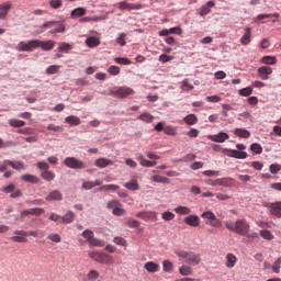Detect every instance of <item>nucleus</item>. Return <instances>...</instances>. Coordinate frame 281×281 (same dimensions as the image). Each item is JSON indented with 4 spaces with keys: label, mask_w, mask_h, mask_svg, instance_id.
Wrapping results in <instances>:
<instances>
[{
    "label": "nucleus",
    "mask_w": 281,
    "mask_h": 281,
    "mask_svg": "<svg viewBox=\"0 0 281 281\" xmlns=\"http://www.w3.org/2000/svg\"><path fill=\"white\" fill-rule=\"evenodd\" d=\"M175 254L182 262H184V265H190L191 267L201 265V254L180 249L175 250Z\"/></svg>",
    "instance_id": "f257e3e1"
},
{
    "label": "nucleus",
    "mask_w": 281,
    "mask_h": 281,
    "mask_svg": "<svg viewBox=\"0 0 281 281\" xmlns=\"http://www.w3.org/2000/svg\"><path fill=\"white\" fill-rule=\"evenodd\" d=\"M225 227L226 229H229V232H234L239 236H247V232H249L250 226L247 220H237L235 223L226 222Z\"/></svg>",
    "instance_id": "f03ea898"
},
{
    "label": "nucleus",
    "mask_w": 281,
    "mask_h": 281,
    "mask_svg": "<svg viewBox=\"0 0 281 281\" xmlns=\"http://www.w3.org/2000/svg\"><path fill=\"white\" fill-rule=\"evenodd\" d=\"M135 93V90L131 87H120L116 90H110L109 95H112L113 98L124 99L128 98V95H133Z\"/></svg>",
    "instance_id": "7ed1b4c3"
},
{
    "label": "nucleus",
    "mask_w": 281,
    "mask_h": 281,
    "mask_svg": "<svg viewBox=\"0 0 281 281\" xmlns=\"http://www.w3.org/2000/svg\"><path fill=\"white\" fill-rule=\"evenodd\" d=\"M89 257L101 265H113V257L104 252L91 251L89 252Z\"/></svg>",
    "instance_id": "20e7f679"
},
{
    "label": "nucleus",
    "mask_w": 281,
    "mask_h": 281,
    "mask_svg": "<svg viewBox=\"0 0 281 281\" xmlns=\"http://www.w3.org/2000/svg\"><path fill=\"white\" fill-rule=\"evenodd\" d=\"M82 236L86 238V240L89 243L90 247H104V243L102 239L94 238L93 231L86 229L82 233Z\"/></svg>",
    "instance_id": "39448f33"
},
{
    "label": "nucleus",
    "mask_w": 281,
    "mask_h": 281,
    "mask_svg": "<svg viewBox=\"0 0 281 281\" xmlns=\"http://www.w3.org/2000/svg\"><path fill=\"white\" fill-rule=\"evenodd\" d=\"M201 218H204L206 221V225H211V227H221V220L216 217L214 212L212 211H205L201 214Z\"/></svg>",
    "instance_id": "423d86ee"
},
{
    "label": "nucleus",
    "mask_w": 281,
    "mask_h": 281,
    "mask_svg": "<svg viewBox=\"0 0 281 281\" xmlns=\"http://www.w3.org/2000/svg\"><path fill=\"white\" fill-rule=\"evenodd\" d=\"M64 164L67 166V168H71L72 170L85 169V162L82 160H78L76 157L65 158Z\"/></svg>",
    "instance_id": "0eeeda50"
},
{
    "label": "nucleus",
    "mask_w": 281,
    "mask_h": 281,
    "mask_svg": "<svg viewBox=\"0 0 281 281\" xmlns=\"http://www.w3.org/2000/svg\"><path fill=\"white\" fill-rule=\"evenodd\" d=\"M16 52H33V49H36V40L25 42H20L16 47Z\"/></svg>",
    "instance_id": "6e6552de"
},
{
    "label": "nucleus",
    "mask_w": 281,
    "mask_h": 281,
    "mask_svg": "<svg viewBox=\"0 0 281 281\" xmlns=\"http://www.w3.org/2000/svg\"><path fill=\"white\" fill-rule=\"evenodd\" d=\"M265 207L270 210V214L277 218H281V202H268L265 204Z\"/></svg>",
    "instance_id": "1a4fd4ad"
},
{
    "label": "nucleus",
    "mask_w": 281,
    "mask_h": 281,
    "mask_svg": "<svg viewBox=\"0 0 281 281\" xmlns=\"http://www.w3.org/2000/svg\"><path fill=\"white\" fill-rule=\"evenodd\" d=\"M35 47H41L44 52H52L54 47H56V42L48 40V41H41L35 40Z\"/></svg>",
    "instance_id": "9d476101"
},
{
    "label": "nucleus",
    "mask_w": 281,
    "mask_h": 281,
    "mask_svg": "<svg viewBox=\"0 0 281 281\" xmlns=\"http://www.w3.org/2000/svg\"><path fill=\"white\" fill-rule=\"evenodd\" d=\"M224 155L233 157L234 159H247V151H240L236 149H224Z\"/></svg>",
    "instance_id": "9b49d317"
},
{
    "label": "nucleus",
    "mask_w": 281,
    "mask_h": 281,
    "mask_svg": "<svg viewBox=\"0 0 281 281\" xmlns=\"http://www.w3.org/2000/svg\"><path fill=\"white\" fill-rule=\"evenodd\" d=\"M210 186H223L224 188H232L234 186V179L232 178H220L216 180H210Z\"/></svg>",
    "instance_id": "f8f14e48"
},
{
    "label": "nucleus",
    "mask_w": 281,
    "mask_h": 281,
    "mask_svg": "<svg viewBox=\"0 0 281 281\" xmlns=\"http://www.w3.org/2000/svg\"><path fill=\"white\" fill-rule=\"evenodd\" d=\"M207 138L211 139V142H217L218 144H223V142H227V139H229V135L225 132H220L215 135H209Z\"/></svg>",
    "instance_id": "ddd939ff"
},
{
    "label": "nucleus",
    "mask_w": 281,
    "mask_h": 281,
    "mask_svg": "<svg viewBox=\"0 0 281 281\" xmlns=\"http://www.w3.org/2000/svg\"><path fill=\"white\" fill-rule=\"evenodd\" d=\"M258 74L261 80H269V76L273 74V69L269 66H261L258 68Z\"/></svg>",
    "instance_id": "4468645a"
},
{
    "label": "nucleus",
    "mask_w": 281,
    "mask_h": 281,
    "mask_svg": "<svg viewBox=\"0 0 281 281\" xmlns=\"http://www.w3.org/2000/svg\"><path fill=\"white\" fill-rule=\"evenodd\" d=\"M186 225H190V227H199L201 225V218L199 215H189L184 218Z\"/></svg>",
    "instance_id": "2eb2a0df"
},
{
    "label": "nucleus",
    "mask_w": 281,
    "mask_h": 281,
    "mask_svg": "<svg viewBox=\"0 0 281 281\" xmlns=\"http://www.w3.org/2000/svg\"><path fill=\"white\" fill-rule=\"evenodd\" d=\"M119 9L121 10H127L128 12L131 10H142V4H137V3H128V2H120L119 3Z\"/></svg>",
    "instance_id": "dca6fc26"
},
{
    "label": "nucleus",
    "mask_w": 281,
    "mask_h": 281,
    "mask_svg": "<svg viewBox=\"0 0 281 281\" xmlns=\"http://www.w3.org/2000/svg\"><path fill=\"white\" fill-rule=\"evenodd\" d=\"M12 10V3L10 2H4L0 4V19L1 21H4L5 16H8V12Z\"/></svg>",
    "instance_id": "f3484780"
},
{
    "label": "nucleus",
    "mask_w": 281,
    "mask_h": 281,
    "mask_svg": "<svg viewBox=\"0 0 281 281\" xmlns=\"http://www.w3.org/2000/svg\"><path fill=\"white\" fill-rule=\"evenodd\" d=\"M46 201H63V193L58 190L50 191L46 196Z\"/></svg>",
    "instance_id": "a211bd4d"
},
{
    "label": "nucleus",
    "mask_w": 281,
    "mask_h": 281,
    "mask_svg": "<svg viewBox=\"0 0 281 281\" xmlns=\"http://www.w3.org/2000/svg\"><path fill=\"white\" fill-rule=\"evenodd\" d=\"M238 262V258L235 257L234 254H227L226 255V267L227 269H234L236 267V263Z\"/></svg>",
    "instance_id": "6ab92c4d"
},
{
    "label": "nucleus",
    "mask_w": 281,
    "mask_h": 281,
    "mask_svg": "<svg viewBox=\"0 0 281 281\" xmlns=\"http://www.w3.org/2000/svg\"><path fill=\"white\" fill-rule=\"evenodd\" d=\"M241 45H249L251 43V29L246 27L245 29V34L240 38Z\"/></svg>",
    "instance_id": "aec40b11"
},
{
    "label": "nucleus",
    "mask_w": 281,
    "mask_h": 281,
    "mask_svg": "<svg viewBox=\"0 0 281 281\" xmlns=\"http://www.w3.org/2000/svg\"><path fill=\"white\" fill-rule=\"evenodd\" d=\"M234 135H237V137H243L244 139H249L251 137V133L245 128H235Z\"/></svg>",
    "instance_id": "412c9836"
},
{
    "label": "nucleus",
    "mask_w": 281,
    "mask_h": 281,
    "mask_svg": "<svg viewBox=\"0 0 281 281\" xmlns=\"http://www.w3.org/2000/svg\"><path fill=\"white\" fill-rule=\"evenodd\" d=\"M214 5H215L214 1L212 0L207 1L206 4L201 8V11H200L201 16H205L210 14V12H212L211 8H214Z\"/></svg>",
    "instance_id": "4be33fe9"
},
{
    "label": "nucleus",
    "mask_w": 281,
    "mask_h": 281,
    "mask_svg": "<svg viewBox=\"0 0 281 281\" xmlns=\"http://www.w3.org/2000/svg\"><path fill=\"white\" fill-rule=\"evenodd\" d=\"M85 43L87 47L93 48V47H98L101 42H100V37L90 36L86 40Z\"/></svg>",
    "instance_id": "5701e85b"
},
{
    "label": "nucleus",
    "mask_w": 281,
    "mask_h": 281,
    "mask_svg": "<svg viewBox=\"0 0 281 281\" xmlns=\"http://www.w3.org/2000/svg\"><path fill=\"white\" fill-rule=\"evenodd\" d=\"M144 268L146 271H148V273H157V271H159V265L153 261L146 262Z\"/></svg>",
    "instance_id": "b1692460"
},
{
    "label": "nucleus",
    "mask_w": 281,
    "mask_h": 281,
    "mask_svg": "<svg viewBox=\"0 0 281 281\" xmlns=\"http://www.w3.org/2000/svg\"><path fill=\"white\" fill-rule=\"evenodd\" d=\"M76 220V213H74L72 211H68L64 216H61V223H74V221Z\"/></svg>",
    "instance_id": "393cba45"
},
{
    "label": "nucleus",
    "mask_w": 281,
    "mask_h": 281,
    "mask_svg": "<svg viewBox=\"0 0 281 281\" xmlns=\"http://www.w3.org/2000/svg\"><path fill=\"white\" fill-rule=\"evenodd\" d=\"M95 186H102V180H95L94 182L86 181L82 183L83 190H93V188H95Z\"/></svg>",
    "instance_id": "a878e982"
},
{
    "label": "nucleus",
    "mask_w": 281,
    "mask_h": 281,
    "mask_svg": "<svg viewBox=\"0 0 281 281\" xmlns=\"http://www.w3.org/2000/svg\"><path fill=\"white\" fill-rule=\"evenodd\" d=\"M95 166L98 168H106V166H113V160L106 158H99L95 160Z\"/></svg>",
    "instance_id": "bb28decb"
},
{
    "label": "nucleus",
    "mask_w": 281,
    "mask_h": 281,
    "mask_svg": "<svg viewBox=\"0 0 281 281\" xmlns=\"http://www.w3.org/2000/svg\"><path fill=\"white\" fill-rule=\"evenodd\" d=\"M85 14H87V9L85 8H77L74 9L70 13V16L72 19H79L80 16H85Z\"/></svg>",
    "instance_id": "cd10ccee"
},
{
    "label": "nucleus",
    "mask_w": 281,
    "mask_h": 281,
    "mask_svg": "<svg viewBox=\"0 0 281 281\" xmlns=\"http://www.w3.org/2000/svg\"><path fill=\"white\" fill-rule=\"evenodd\" d=\"M183 122H186V124H188L189 126H194V124L199 122V119L196 117L195 114H189L183 117Z\"/></svg>",
    "instance_id": "c85d7f7f"
},
{
    "label": "nucleus",
    "mask_w": 281,
    "mask_h": 281,
    "mask_svg": "<svg viewBox=\"0 0 281 281\" xmlns=\"http://www.w3.org/2000/svg\"><path fill=\"white\" fill-rule=\"evenodd\" d=\"M41 177L44 181H54V179H56V175L53 171H49V169L42 171Z\"/></svg>",
    "instance_id": "c756f323"
},
{
    "label": "nucleus",
    "mask_w": 281,
    "mask_h": 281,
    "mask_svg": "<svg viewBox=\"0 0 281 281\" xmlns=\"http://www.w3.org/2000/svg\"><path fill=\"white\" fill-rule=\"evenodd\" d=\"M65 122L67 124H70V126H80V119L78 116H74V115L67 116L65 119Z\"/></svg>",
    "instance_id": "7c9ffc66"
},
{
    "label": "nucleus",
    "mask_w": 281,
    "mask_h": 281,
    "mask_svg": "<svg viewBox=\"0 0 281 281\" xmlns=\"http://www.w3.org/2000/svg\"><path fill=\"white\" fill-rule=\"evenodd\" d=\"M124 188H126L127 190H139V183L137 182V180H131L130 182H125Z\"/></svg>",
    "instance_id": "2f4dec72"
},
{
    "label": "nucleus",
    "mask_w": 281,
    "mask_h": 281,
    "mask_svg": "<svg viewBox=\"0 0 281 281\" xmlns=\"http://www.w3.org/2000/svg\"><path fill=\"white\" fill-rule=\"evenodd\" d=\"M9 125L12 126V128H21L22 126H25V121L11 119L9 120Z\"/></svg>",
    "instance_id": "473e14b6"
},
{
    "label": "nucleus",
    "mask_w": 281,
    "mask_h": 281,
    "mask_svg": "<svg viewBox=\"0 0 281 281\" xmlns=\"http://www.w3.org/2000/svg\"><path fill=\"white\" fill-rule=\"evenodd\" d=\"M119 189H120V186L117 184H104L99 188V192H109V190H112L113 192H115Z\"/></svg>",
    "instance_id": "72a5a7b5"
},
{
    "label": "nucleus",
    "mask_w": 281,
    "mask_h": 281,
    "mask_svg": "<svg viewBox=\"0 0 281 281\" xmlns=\"http://www.w3.org/2000/svg\"><path fill=\"white\" fill-rule=\"evenodd\" d=\"M180 276H192V267L183 265L179 268Z\"/></svg>",
    "instance_id": "f704fd0d"
},
{
    "label": "nucleus",
    "mask_w": 281,
    "mask_h": 281,
    "mask_svg": "<svg viewBox=\"0 0 281 281\" xmlns=\"http://www.w3.org/2000/svg\"><path fill=\"white\" fill-rule=\"evenodd\" d=\"M4 164L11 166L14 170H23V162H14L12 160H4Z\"/></svg>",
    "instance_id": "c9c22d12"
},
{
    "label": "nucleus",
    "mask_w": 281,
    "mask_h": 281,
    "mask_svg": "<svg viewBox=\"0 0 281 281\" xmlns=\"http://www.w3.org/2000/svg\"><path fill=\"white\" fill-rule=\"evenodd\" d=\"M151 181H155V183H170V179L164 176H154Z\"/></svg>",
    "instance_id": "e433bc0d"
},
{
    "label": "nucleus",
    "mask_w": 281,
    "mask_h": 281,
    "mask_svg": "<svg viewBox=\"0 0 281 281\" xmlns=\"http://www.w3.org/2000/svg\"><path fill=\"white\" fill-rule=\"evenodd\" d=\"M191 210L188 206H178L175 209L176 214H182V215H188L191 214Z\"/></svg>",
    "instance_id": "4c0bfd02"
},
{
    "label": "nucleus",
    "mask_w": 281,
    "mask_h": 281,
    "mask_svg": "<svg viewBox=\"0 0 281 281\" xmlns=\"http://www.w3.org/2000/svg\"><path fill=\"white\" fill-rule=\"evenodd\" d=\"M261 63H263V65H276L278 59L273 56H265L262 57Z\"/></svg>",
    "instance_id": "58836bf2"
},
{
    "label": "nucleus",
    "mask_w": 281,
    "mask_h": 281,
    "mask_svg": "<svg viewBox=\"0 0 281 281\" xmlns=\"http://www.w3.org/2000/svg\"><path fill=\"white\" fill-rule=\"evenodd\" d=\"M261 238H265V240H273V234L269 229H262L260 231Z\"/></svg>",
    "instance_id": "ea45409f"
},
{
    "label": "nucleus",
    "mask_w": 281,
    "mask_h": 281,
    "mask_svg": "<svg viewBox=\"0 0 281 281\" xmlns=\"http://www.w3.org/2000/svg\"><path fill=\"white\" fill-rule=\"evenodd\" d=\"M22 181H26L27 183H38V179L36 178V176L32 175H23Z\"/></svg>",
    "instance_id": "a19ab883"
},
{
    "label": "nucleus",
    "mask_w": 281,
    "mask_h": 281,
    "mask_svg": "<svg viewBox=\"0 0 281 281\" xmlns=\"http://www.w3.org/2000/svg\"><path fill=\"white\" fill-rule=\"evenodd\" d=\"M251 93H254V88H251V87L243 88L239 90V95H241L244 98H249V95H251Z\"/></svg>",
    "instance_id": "79ce46f5"
},
{
    "label": "nucleus",
    "mask_w": 281,
    "mask_h": 281,
    "mask_svg": "<svg viewBox=\"0 0 281 281\" xmlns=\"http://www.w3.org/2000/svg\"><path fill=\"white\" fill-rule=\"evenodd\" d=\"M250 150L255 153V155H262V146L258 143L250 145Z\"/></svg>",
    "instance_id": "37998d69"
},
{
    "label": "nucleus",
    "mask_w": 281,
    "mask_h": 281,
    "mask_svg": "<svg viewBox=\"0 0 281 281\" xmlns=\"http://www.w3.org/2000/svg\"><path fill=\"white\" fill-rule=\"evenodd\" d=\"M138 120H140L142 122L150 123L153 122V120H155V117L150 113H143L138 116Z\"/></svg>",
    "instance_id": "c03bdc74"
},
{
    "label": "nucleus",
    "mask_w": 281,
    "mask_h": 281,
    "mask_svg": "<svg viewBox=\"0 0 281 281\" xmlns=\"http://www.w3.org/2000/svg\"><path fill=\"white\" fill-rule=\"evenodd\" d=\"M70 49H74V46H71V44H69V43H61V44H59V46H58V50L59 52H70Z\"/></svg>",
    "instance_id": "a18cd8bd"
},
{
    "label": "nucleus",
    "mask_w": 281,
    "mask_h": 281,
    "mask_svg": "<svg viewBox=\"0 0 281 281\" xmlns=\"http://www.w3.org/2000/svg\"><path fill=\"white\" fill-rule=\"evenodd\" d=\"M119 207H122V203H120V201H117V200H112L108 203L109 210H116Z\"/></svg>",
    "instance_id": "49530a36"
},
{
    "label": "nucleus",
    "mask_w": 281,
    "mask_h": 281,
    "mask_svg": "<svg viewBox=\"0 0 281 281\" xmlns=\"http://www.w3.org/2000/svg\"><path fill=\"white\" fill-rule=\"evenodd\" d=\"M271 269L273 271V273H280V269H281V258L277 259L274 261V263L271 266Z\"/></svg>",
    "instance_id": "de8ad7c7"
},
{
    "label": "nucleus",
    "mask_w": 281,
    "mask_h": 281,
    "mask_svg": "<svg viewBox=\"0 0 281 281\" xmlns=\"http://www.w3.org/2000/svg\"><path fill=\"white\" fill-rule=\"evenodd\" d=\"M88 280L90 281H95L100 278V273L95 270H91L89 271L88 276H87Z\"/></svg>",
    "instance_id": "09e8293b"
},
{
    "label": "nucleus",
    "mask_w": 281,
    "mask_h": 281,
    "mask_svg": "<svg viewBox=\"0 0 281 281\" xmlns=\"http://www.w3.org/2000/svg\"><path fill=\"white\" fill-rule=\"evenodd\" d=\"M43 214H45V209H41V207L31 209V216H41Z\"/></svg>",
    "instance_id": "8fccbe9b"
},
{
    "label": "nucleus",
    "mask_w": 281,
    "mask_h": 281,
    "mask_svg": "<svg viewBox=\"0 0 281 281\" xmlns=\"http://www.w3.org/2000/svg\"><path fill=\"white\" fill-rule=\"evenodd\" d=\"M137 160L139 161L140 166H144V168H150V160H147L144 158V156H138Z\"/></svg>",
    "instance_id": "3c124183"
},
{
    "label": "nucleus",
    "mask_w": 281,
    "mask_h": 281,
    "mask_svg": "<svg viewBox=\"0 0 281 281\" xmlns=\"http://www.w3.org/2000/svg\"><path fill=\"white\" fill-rule=\"evenodd\" d=\"M116 43L121 45V47H124V45H126V33H121L116 38Z\"/></svg>",
    "instance_id": "603ef678"
},
{
    "label": "nucleus",
    "mask_w": 281,
    "mask_h": 281,
    "mask_svg": "<svg viewBox=\"0 0 281 281\" xmlns=\"http://www.w3.org/2000/svg\"><path fill=\"white\" fill-rule=\"evenodd\" d=\"M108 74H110V76H119L120 67H117V66H110L108 68Z\"/></svg>",
    "instance_id": "864d4df0"
},
{
    "label": "nucleus",
    "mask_w": 281,
    "mask_h": 281,
    "mask_svg": "<svg viewBox=\"0 0 281 281\" xmlns=\"http://www.w3.org/2000/svg\"><path fill=\"white\" fill-rule=\"evenodd\" d=\"M114 61H115L117 65H131V59L124 58V57H116V58L114 59Z\"/></svg>",
    "instance_id": "5fc2aeb1"
},
{
    "label": "nucleus",
    "mask_w": 281,
    "mask_h": 281,
    "mask_svg": "<svg viewBox=\"0 0 281 281\" xmlns=\"http://www.w3.org/2000/svg\"><path fill=\"white\" fill-rule=\"evenodd\" d=\"M113 243L115 245H120V247H126V239H124L123 237H114Z\"/></svg>",
    "instance_id": "6e6d98bb"
},
{
    "label": "nucleus",
    "mask_w": 281,
    "mask_h": 281,
    "mask_svg": "<svg viewBox=\"0 0 281 281\" xmlns=\"http://www.w3.org/2000/svg\"><path fill=\"white\" fill-rule=\"evenodd\" d=\"M49 5H50V8H54V10H58V8L63 7V1L61 0H50Z\"/></svg>",
    "instance_id": "4d7b16f0"
},
{
    "label": "nucleus",
    "mask_w": 281,
    "mask_h": 281,
    "mask_svg": "<svg viewBox=\"0 0 281 281\" xmlns=\"http://www.w3.org/2000/svg\"><path fill=\"white\" fill-rule=\"evenodd\" d=\"M48 240H52L53 243H60V240H63V237H60V235L58 234H49L47 236Z\"/></svg>",
    "instance_id": "13d9d810"
},
{
    "label": "nucleus",
    "mask_w": 281,
    "mask_h": 281,
    "mask_svg": "<svg viewBox=\"0 0 281 281\" xmlns=\"http://www.w3.org/2000/svg\"><path fill=\"white\" fill-rule=\"evenodd\" d=\"M182 91H192L194 89V86L192 83L188 82V80H184L181 86Z\"/></svg>",
    "instance_id": "bf43d9fd"
},
{
    "label": "nucleus",
    "mask_w": 281,
    "mask_h": 281,
    "mask_svg": "<svg viewBox=\"0 0 281 281\" xmlns=\"http://www.w3.org/2000/svg\"><path fill=\"white\" fill-rule=\"evenodd\" d=\"M58 69H60V66L58 65H53V66H49L47 69H46V74L48 75H54L58 71Z\"/></svg>",
    "instance_id": "052dcab7"
},
{
    "label": "nucleus",
    "mask_w": 281,
    "mask_h": 281,
    "mask_svg": "<svg viewBox=\"0 0 281 281\" xmlns=\"http://www.w3.org/2000/svg\"><path fill=\"white\" fill-rule=\"evenodd\" d=\"M162 269L167 273L172 271V263L169 260H165L162 263Z\"/></svg>",
    "instance_id": "680f3d73"
},
{
    "label": "nucleus",
    "mask_w": 281,
    "mask_h": 281,
    "mask_svg": "<svg viewBox=\"0 0 281 281\" xmlns=\"http://www.w3.org/2000/svg\"><path fill=\"white\" fill-rule=\"evenodd\" d=\"M112 214H114V216H124V214H126V211L122 209V206H119L117 209H114L112 211Z\"/></svg>",
    "instance_id": "e2e57ef3"
},
{
    "label": "nucleus",
    "mask_w": 281,
    "mask_h": 281,
    "mask_svg": "<svg viewBox=\"0 0 281 281\" xmlns=\"http://www.w3.org/2000/svg\"><path fill=\"white\" fill-rule=\"evenodd\" d=\"M164 221H175V213L172 212H165L162 213Z\"/></svg>",
    "instance_id": "0e129e2a"
},
{
    "label": "nucleus",
    "mask_w": 281,
    "mask_h": 281,
    "mask_svg": "<svg viewBox=\"0 0 281 281\" xmlns=\"http://www.w3.org/2000/svg\"><path fill=\"white\" fill-rule=\"evenodd\" d=\"M280 170H281V165H278V164L270 165V172L272 175H277V172H280Z\"/></svg>",
    "instance_id": "69168bd1"
},
{
    "label": "nucleus",
    "mask_w": 281,
    "mask_h": 281,
    "mask_svg": "<svg viewBox=\"0 0 281 281\" xmlns=\"http://www.w3.org/2000/svg\"><path fill=\"white\" fill-rule=\"evenodd\" d=\"M206 102H212L213 104H216L221 102V97L218 95L206 97Z\"/></svg>",
    "instance_id": "338daca9"
},
{
    "label": "nucleus",
    "mask_w": 281,
    "mask_h": 281,
    "mask_svg": "<svg viewBox=\"0 0 281 281\" xmlns=\"http://www.w3.org/2000/svg\"><path fill=\"white\" fill-rule=\"evenodd\" d=\"M37 168L40 170H43V172H44L46 170H49V165L45 161H40V162H37Z\"/></svg>",
    "instance_id": "774afa93"
}]
</instances>
